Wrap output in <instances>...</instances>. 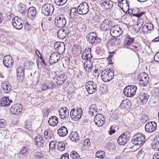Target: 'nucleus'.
Masks as SVG:
<instances>
[{"instance_id":"1","label":"nucleus","mask_w":159,"mask_h":159,"mask_svg":"<svg viewBox=\"0 0 159 159\" xmlns=\"http://www.w3.org/2000/svg\"><path fill=\"white\" fill-rule=\"evenodd\" d=\"M133 138L132 142L135 145L142 146L146 141V136L145 135L139 133L135 134Z\"/></svg>"},{"instance_id":"2","label":"nucleus","mask_w":159,"mask_h":159,"mask_svg":"<svg viewBox=\"0 0 159 159\" xmlns=\"http://www.w3.org/2000/svg\"><path fill=\"white\" fill-rule=\"evenodd\" d=\"M134 42V38L131 37L129 35H128L125 39L124 43V46L133 51H137L138 50V47L133 45Z\"/></svg>"},{"instance_id":"3","label":"nucleus","mask_w":159,"mask_h":159,"mask_svg":"<svg viewBox=\"0 0 159 159\" xmlns=\"http://www.w3.org/2000/svg\"><path fill=\"white\" fill-rule=\"evenodd\" d=\"M101 76L103 81H109L113 79L114 73L110 69H107L102 72Z\"/></svg>"},{"instance_id":"4","label":"nucleus","mask_w":159,"mask_h":159,"mask_svg":"<svg viewBox=\"0 0 159 159\" xmlns=\"http://www.w3.org/2000/svg\"><path fill=\"white\" fill-rule=\"evenodd\" d=\"M82 114V109L80 107H77L76 109H72L70 112V117L75 120H77L80 118Z\"/></svg>"},{"instance_id":"5","label":"nucleus","mask_w":159,"mask_h":159,"mask_svg":"<svg viewBox=\"0 0 159 159\" xmlns=\"http://www.w3.org/2000/svg\"><path fill=\"white\" fill-rule=\"evenodd\" d=\"M137 87L135 85H128L124 89V94L128 97H132L134 96L136 93Z\"/></svg>"},{"instance_id":"6","label":"nucleus","mask_w":159,"mask_h":159,"mask_svg":"<svg viewBox=\"0 0 159 159\" xmlns=\"http://www.w3.org/2000/svg\"><path fill=\"white\" fill-rule=\"evenodd\" d=\"M54 10V6L52 4L48 3L43 5L42 8V13L46 16L51 15Z\"/></svg>"},{"instance_id":"7","label":"nucleus","mask_w":159,"mask_h":159,"mask_svg":"<svg viewBox=\"0 0 159 159\" xmlns=\"http://www.w3.org/2000/svg\"><path fill=\"white\" fill-rule=\"evenodd\" d=\"M66 21L62 15L57 16L55 19V24L58 28H63L66 25Z\"/></svg>"},{"instance_id":"8","label":"nucleus","mask_w":159,"mask_h":159,"mask_svg":"<svg viewBox=\"0 0 159 159\" xmlns=\"http://www.w3.org/2000/svg\"><path fill=\"white\" fill-rule=\"evenodd\" d=\"M23 19L19 16H15L12 20L13 26L16 29L20 30L23 26Z\"/></svg>"},{"instance_id":"9","label":"nucleus","mask_w":159,"mask_h":159,"mask_svg":"<svg viewBox=\"0 0 159 159\" xmlns=\"http://www.w3.org/2000/svg\"><path fill=\"white\" fill-rule=\"evenodd\" d=\"M89 10V7L88 4L85 2H83L80 4L78 7L77 13L81 15L87 13Z\"/></svg>"},{"instance_id":"10","label":"nucleus","mask_w":159,"mask_h":159,"mask_svg":"<svg viewBox=\"0 0 159 159\" xmlns=\"http://www.w3.org/2000/svg\"><path fill=\"white\" fill-rule=\"evenodd\" d=\"M58 113L60 118L64 120H67L69 117V111L66 107L60 108Z\"/></svg>"},{"instance_id":"11","label":"nucleus","mask_w":159,"mask_h":159,"mask_svg":"<svg viewBox=\"0 0 159 159\" xmlns=\"http://www.w3.org/2000/svg\"><path fill=\"white\" fill-rule=\"evenodd\" d=\"M110 33L112 37H117L122 34L123 30H121L119 25H115L111 28Z\"/></svg>"},{"instance_id":"12","label":"nucleus","mask_w":159,"mask_h":159,"mask_svg":"<svg viewBox=\"0 0 159 159\" xmlns=\"http://www.w3.org/2000/svg\"><path fill=\"white\" fill-rule=\"evenodd\" d=\"M23 109V107L21 104H16L11 107L10 111L12 114L18 115L22 112Z\"/></svg>"},{"instance_id":"13","label":"nucleus","mask_w":159,"mask_h":159,"mask_svg":"<svg viewBox=\"0 0 159 159\" xmlns=\"http://www.w3.org/2000/svg\"><path fill=\"white\" fill-rule=\"evenodd\" d=\"M105 120V118L102 114H97L95 116L94 122L98 126H100L104 124Z\"/></svg>"},{"instance_id":"14","label":"nucleus","mask_w":159,"mask_h":159,"mask_svg":"<svg viewBox=\"0 0 159 159\" xmlns=\"http://www.w3.org/2000/svg\"><path fill=\"white\" fill-rule=\"evenodd\" d=\"M3 61L4 66L8 68L11 67L13 65L14 61L12 57L10 55H6L5 56Z\"/></svg>"},{"instance_id":"15","label":"nucleus","mask_w":159,"mask_h":159,"mask_svg":"<svg viewBox=\"0 0 159 159\" xmlns=\"http://www.w3.org/2000/svg\"><path fill=\"white\" fill-rule=\"evenodd\" d=\"M148 76L146 74L139 75V83L143 86H146L148 83Z\"/></svg>"},{"instance_id":"16","label":"nucleus","mask_w":159,"mask_h":159,"mask_svg":"<svg viewBox=\"0 0 159 159\" xmlns=\"http://www.w3.org/2000/svg\"><path fill=\"white\" fill-rule=\"evenodd\" d=\"M156 123L154 121L147 123L145 127V130L147 132L151 133L154 131L157 127Z\"/></svg>"},{"instance_id":"17","label":"nucleus","mask_w":159,"mask_h":159,"mask_svg":"<svg viewBox=\"0 0 159 159\" xmlns=\"http://www.w3.org/2000/svg\"><path fill=\"white\" fill-rule=\"evenodd\" d=\"M60 58V54L57 52H53L51 55L49 62L50 64H53L57 62Z\"/></svg>"},{"instance_id":"18","label":"nucleus","mask_w":159,"mask_h":159,"mask_svg":"<svg viewBox=\"0 0 159 159\" xmlns=\"http://www.w3.org/2000/svg\"><path fill=\"white\" fill-rule=\"evenodd\" d=\"M67 76L64 74H60L54 78L55 81L58 85L62 84L66 81Z\"/></svg>"},{"instance_id":"19","label":"nucleus","mask_w":159,"mask_h":159,"mask_svg":"<svg viewBox=\"0 0 159 159\" xmlns=\"http://www.w3.org/2000/svg\"><path fill=\"white\" fill-rule=\"evenodd\" d=\"M100 4L103 8L105 9H110L113 6V2L110 0H102Z\"/></svg>"},{"instance_id":"20","label":"nucleus","mask_w":159,"mask_h":159,"mask_svg":"<svg viewBox=\"0 0 159 159\" xmlns=\"http://www.w3.org/2000/svg\"><path fill=\"white\" fill-rule=\"evenodd\" d=\"M111 22L108 20L105 19L101 25L100 28L103 31H105L109 30L111 26Z\"/></svg>"},{"instance_id":"21","label":"nucleus","mask_w":159,"mask_h":159,"mask_svg":"<svg viewBox=\"0 0 159 159\" xmlns=\"http://www.w3.org/2000/svg\"><path fill=\"white\" fill-rule=\"evenodd\" d=\"M37 14V11L34 7H31L29 8L27 12V16L29 18L33 20Z\"/></svg>"},{"instance_id":"22","label":"nucleus","mask_w":159,"mask_h":159,"mask_svg":"<svg viewBox=\"0 0 159 159\" xmlns=\"http://www.w3.org/2000/svg\"><path fill=\"white\" fill-rule=\"evenodd\" d=\"M12 102V100H10L9 97H7L2 98L0 101L1 105L3 107L9 106Z\"/></svg>"},{"instance_id":"23","label":"nucleus","mask_w":159,"mask_h":159,"mask_svg":"<svg viewBox=\"0 0 159 159\" xmlns=\"http://www.w3.org/2000/svg\"><path fill=\"white\" fill-rule=\"evenodd\" d=\"M54 48L58 52H64L65 50V46L63 42H57L54 44Z\"/></svg>"},{"instance_id":"24","label":"nucleus","mask_w":159,"mask_h":159,"mask_svg":"<svg viewBox=\"0 0 159 159\" xmlns=\"http://www.w3.org/2000/svg\"><path fill=\"white\" fill-rule=\"evenodd\" d=\"M62 28V29H60L58 31L57 35L59 39H63L66 37L68 34V32L67 29L65 30L63 28Z\"/></svg>"},{"instance_id":"25","label":"nucleus","mask_w":159,"mask_h":159,"mask_svg":"<svg viewBox=\"0 0 159 159\" xmlns=\"http://www.w3.org/2000/svg\"><path fill=\"white\" fill-rule=\"evenodd\" d=\"M131 105L130 101L129 100H123L121 102L119 108L121 109H124L128 110L130 109Z\"/></svg>"},{"instance_id":"26","label":"nucleus","mask_w":159,"mask_h":159,"mask_svg":"<svg viewBox=\"0 0 159 159\" xmlns=\"http://www.w3.org/2000/svg\"><path fill=\"white\" fill-rule=\"evenodd\" d=\"M58 119L56 116H52L49 118L48 120V123L49 125L52 126H57L58 123Z\"/></svg>"},{"instance_id":"27","label":"nucleus","mask_w":159,"mask_h":159,"mask_svg":"<svg viewBox=\"0 0 159 159\" xmlns=\"http://www.w3.org/2000/svg\"><path fill=\"white\" fill-rule=\"evenodd\" d=\"M17 75L18 79L20 80H22L25 75V68L22 67H19L16 70Z\"/></svg>"},{"instance_id":"28","label":"nucleus","mask_w":159,"mask_h":159,"mask_svg":"<svg viewBox=\"0 0 159 159\" xmlns=\"http://www.w3.org/2000/svg\"><path fill=\"white\" fill-rule=\"evenodd\" d=\"M1 86L2 89L6 93H8L11 90V86L8 81L3 82Z\"/></svg>"},{"instance_id":"29","label":"nucleus","mask_w":159,"mask_h":159,"mask_svg":"<svg viewBox=\"0 0 159 159\" xmlns=\"http://www.w3.org/2000/svg\"><path fill=\"white\" fill-rule=\"evenodd\" d=\"M139 101L142 103L143 104L146 103L148 101V99L149 98V96L147 93H141L139 95Z\"/></svg>"},{"instance_id":"30","label":"nucleus","mask_w":159,"mask_h":159,"mask_svg":"<svg viewBox=\"0 0 159 159\" xmlns=\"http://www.w3.org/2000/svg\"><path fill=\"white\" fill-rule=\"evenodd\" d=\"M68 132L66 128L64 126H63L59 129L57 133L60 136L63 137L67 134Z\"/></svg>"},{"instance_id":"31","label":"nucleus","mask_w":159,"mask_h":159,"mask_svg":"<svg viewBox=\"0 0 159 159\" xmlns=\"http://www.w3.org/2000/svg\"><path fill=\"white\" fill-rule=\"evenodd\" d=\"M118 1L119 3L118 4V6L120 7V8L123 10L124 12H125L127 13V11H125L124 10L123 6L122 5L121 7V4L122 3V4L124 6L127 7V8L128 9V10H129V4L128 3L127 0H118Z\"/></svg>"},{"instance_id":"32","label":"nucleus","mask_w":159,"mask_h":159,"mask_svg":"<svg viewBox=\"0 0 159 159\" xmlns=\"http://www.w3.org/2000/svg\"><path fill=\"white\" fill-rule=\"evenodd\" d=\"M69 138L72 141L74 142H76L79 140L78 134L76 132H72Z\"/></svg>"},{"instance_id":"33","label":"nucleus","mask_w":159,"mask_h":159,"mask_svg":"<svg viewBox=\"0 0 159 159\" xmlns=\"http://www.w3.org/2000/svg\"><path fill=\"white\" fill-rule=\"evenodd\" d=\"M90 34H92L93 36L90 35V43L93 45H95L98 43V40L95 36V33L94 32H90Z\"/></svg>"},{"instance_id":"34","label":"nucleus","mask_w":159,"mask_h":159,"mask_svg":"<svg viewBox=\"0 0 159 159\" xmlns=\"http://www.w3.org/2000/svg\"><path fill=\"white\" fill-rule=\"evenodd\" d=\"M44 137L48 139H51L53 137L52 131L51 130L47 129L45 131L44 133Z\"/></svg>"},{"instance_id":"35","label":"nucleus","mask_w":159,"mask_h":159,"mask_svg":"<svg viewBox=\"0 0 159 159\" xmlns=\"http://www.w3.org/2000/svg\"><path fill=\"white\" fill-rule=\"evenodd\" d=\"M29 146L25 145L19 152V154L22 155L24 154L25 156L29 152Z\"/></svg>"},{"instance_id":"36","label":"nucleus","mask_w":159,"mask_h":159,"mask_svg":"<svg viewBox=\"0 0 159 159\" xmlns=\"http://www.w3.org/2000/svg\"><path fill=\"white\" fill-rule=\"evenodd\" d=\"M127 140H126L125 138L121 135L120 136L117 140V142L118 143L121 145H125L128 142Z\"/></svg>"},{"instance_id":"37","label":"nucleus","mask_w":159,"mask_h":159,"mask_svg":"<svg viewBox=\"0 0 159 159\" xmlns=\"http://www.w3.org/2000/svg\"><path fill=\"white\" fill-rule=\"evenodd\" d=\"M96 66H95V65H93V64L91 65V66H90V71L91 72L93 71V75L95 77H96V76H98L99 74L98 73H97V72L98 71V69H96Z\"/></svg>"},{"instance_id":"38","label":"nucleus","mask_w":159,"mask_h":159,"mask_svg":"<svg viewBox=\"0 0 159 159\" xmlns=\"http://www.w3.org/2000/svg\"><path fill=\"white\" fill-rule=\"evenodd\" d=\"M158 139L154 140L152 144V148L157 151H159V138Z\"/></svg>"},{"instance_id":"39","label":"nucleus","mask_w":159,"mask_h":159,"mask_svg":"<svg viewBox=\"0 0 159 159\" xmlns=\"http://www.w3.org/2000/svg\"><path fill=\"white\" fill-rule=\"evenodd\" d=\"M112 13L114 14L115 16L117 17L122 16V12L121 10L118 8H115L113 11Z\"/></svg>"},{"instance_id":"40","label":"nucleus","mask_w":159,"mask_h":159,"mask_svg":"<svg viewBox=\"0 0 159 159\" xmlns=\"http://www.w3.org/2000/svg\"><path fill=\"white\" fill-rule=\"evenodd\" d=\"M96 156L99 158H104L105 157V153L103 151H98L96 153Z\"/></svg>"},{"instance_id":"41","label":"nucleus","mask_w":159,"mask_h":159,"mask_svg":"<svg viewBox=\"0 0 159 159\" xmlns=\"http://www.w3.org/2000/svg\"><path fill=\"white\" fill-rule=\"evenodd\" d=\"M89 139L87 138L84 141V144L83 145V148L85 150H89Z\"/></svg>"},{"instance_id":"42","label":"nucleus","mask_w":159,"mask_h":159,"mask_svg":"<svg viewBox=\"0 0 159 159\" xmlns=\"http://www.w3.org/2000/svg\"><path fill=\"white\" fill-rule=\"evenodd\" d=\"M19 7L20 12L22 14L24 13L26 10V6L22 4H20L19 5Z\"/></svg>"},{"instance_id":"43","label":"nucleus","mask_w":159,"mask_h":159,"mask_svg":"<svg viewBox=\"0 0 159 159\" xmlns=\"http://www.w3.org/2000/svg\"><path fill=\"white\" fill-rule=\"evenodd\" d=\"M90 86L93 87V90L92 91V93H93L96 92L98 89L96 84L92 81H90Z\"/></svg>"},{"instance_id":"44","label":"nucleus","mask_w":159,"mask_h":159,"mask_svg":"<svg viewBox=\"0 0 159 159\" xmlns=\"http://www.w3.org/2000/svg\"><path fill=\"white\" fill-rule=\"evenodd\" d=\"M58 149L61 151H63L65 149V145L64 143L60 142L58 143L57 146Z\"/></svg>"},{"instance_id":"45","label":"nucleus","mask_w":159,"mask_h":159,"mask_svg":"<svg viewBox=\"0 0 159 159\" xmlns=\"http://www.w3.org/2000/svg\"><path fill=\"white\" fill-rule=\"evenodd\" d=\"M70 156L71 158L74 159H78L80 157L79 155L75 151H72L70 153Z\"/></svg>"},{"instance_id":"46","label":"nucleus","mask_w":159,"mask_h":159,"mask_svg":"<svg viewBox=\"0 0 159 159\" xmlns=\"http://www.w3.org/2000/svg\"><path fill=\"white\" fill-rule=\"evenodd\" d=\"M121 135L128 141H129V140L130 139V134L129 132L127 131L124 132Z\"/></svg>"},{"instance_id":"47","label":"nucleus","mask_w":159,"mask_h":159,"mask_svg":"<svg viewBox=\"0 0 159 159\" xmlns=\"http://www.w3.org/2000/svg\"><path fill=\"white\" fill-rule=\"evenodd\" d=\"M67 0H55V3L58 6H62L64 4Z\"/></svg>"},{"instance_id":"48","label":"nucleus","mask_w":159,"mask_h":159,"mask_svg":"<svg viewBox=\"0 0 159 159\" xmlns=\"http://www.w3.org/2000/svg\"><path fill=\"white\" fill-rule=\"evenodd\" d=\"M81 50V48L80 45H77L76 46H74L73 47V52L77 51L80 53Z\"/></svg>"},{"instance_id":"49","label":"nucleus","mask_w":159,"mask_h":159,"mask_svg":"<svg viewBox=\"0 0 159 159\" xmlns=\"http://www.w3.org/2000/svg\"><path fill=\"white\" fill-rule=\"evenodd\" d=\"M47 84L48 89H52L55 87V84L52 81H50L49 83H47Z\"/></svg>"},{"instance_id":"50","label":"nucleus","mask_w":159,"mask_h":159,"mask_svg":"<svg viewBox=\"0 0 159 159\" xmlns=\"http://www.w3.org/2000/svg\"><path fill=\"white\" fill-rule=\"evenodd\" d=\"M89 62V61L85 60L84 63V68L85 69L86 71L87 72H89V65L88 64Z\"/></svg>"},{"instance_id":"51","label":"nucleus","mask_w":159,"mask_h":159,"mask_svg":"<svg viewBox=\"0 0 159 159\" xmlns=\"http://www.w3.org/2000/svg\"><path fill=\"white\" fill-rule=\"evenodd\" d=\"M7 125V122L3 119H0V127L3 128Z\"/></svg>"},{"instance_id":"52","label":"nucleus","mask_w":159,"mask_h":159,"mask_svg":"<svg viewBox=\"0 0 159 159\" xmlns=\"http://www.w3.org/2000/svg\"><path fill=\"white\" fill-rule=\"evenodd\" d=\"M43 140V138L42 136L40 135H39L37 136H36L35 137V143H37V141L39 142H40V141H42Z\"/></svg>"},{"instance_id":"53","label":"nucleus","mask_w":159,"mask_h":159,"mask_svg":"<svg viewBox=\"0 0 159 159\" xmlns=\"http://www.w3.org/2000/svg\"><path fill=\"white\" fill-rule=\"evenodd\" d=\"M97 106L95 104H93L90 106V110L94 111V112L95 114L97 112Z\"/></svg>"},{"instance_id":"54","label":"nucleus","mask_w":159,"mask_h":159,"mask_svg":"<svg viewBox=\"0 0 159 159\" xmlns=\"http://www.w3.org/2000/svg\"><path fill=\"white\" fill-rule=\"evenodd\" d=\"M76 14L77 13H73L70 12V13L69 15V18L70 19L75 20V19L76 18Z\"/></svg>"},{"instance_id":"55","label":"nucleus","mask_w":159,"mask_h":159,"mask_svg":"<svg viewBox=\"0 0 159 159\" xmlns=\"http://www.w3.org/2000/svg\"><path fill=\"white\" fill-rule=\"evenodd\" d=\"M32 123L31 122H27L26 125V128L29 130L32 129Z\"/></svg>"},{"instance_id":"56","label":"nucleus","mask_w":159,"mask_h":159,"mask_svg":"<svg viewBox=\"0 0 159 159\" xmlns=\"http://www.w3.org/2000/svg\"><path fill=\"white\" fill-rule=\"evenodd\" d=\"M34 156L38 158H40L43 157L42 153L39 152H37L34 154Z\"/></svg>"},{"instance_id":"57","label":"nucleus","mask_w":159,"mask_h":159,"mask_svg":"<svg viewBox=\"0 0 159 159\" xmlns=\"http://www.w3.org/2000/svg\"><path fill=\"white\" fill-rule=\"evenodd\" d=\"M42 141L40 142L37 141V143H35V144L39 147H43L44 145V141L43 140Z\"/></svg>"},{"instance_id":"58","label":"nucleus","mask_w":159,"mask_h":159,"mask_svg":"<svg viewBox=\"0 0 159 159\" xmlns=\"http://www.w3.org/2000/svg\"><path fill=\"white\" fill-rule=\"evenodd\" d=\"M146 27L148 30H153V25L151 24H148L146 25Z\"/></svg>"},{"instance_id":"59","label":"nucleus","mask_w":159,"mask_h":159,"mask_svg":"<svg viewBox=\"0 0 159 159\" xmlns=\"http://www.w3.org/2000/svg\"><path fill=\"white\" fill-rule=\"evenodd\" d=\"M154 58L155 61L157 62H159V52L156 53Z\"/></svg>"},{"instance_id":"60","label":"nucleus","mask_w":159,"mask_h":159,"mask_svg":"<svg viewBox=\"0 0 159 159\" xmlns=\"http://www.w3.org/2000/svg\"><path fill=\"white\" fill-rule=\"evenodd\" d=\"M61 159H69L68 153H66L63 154L61 157Z\"/></svg>"},{"instance_id":"61","label":"nucleus","mask_w":159,"mask_h":159,"mask_svg":"<svg viewBox=\"0 0 159 159\" xmlns=\"http://www.w3.org/2000/svg\"><path fill=\"white\" fill-rule=\"evenodd\" d=\"M40 88L43 91L46 90L48 89L47 84H41Z\"/></svg>"},{"instance_id":"62","label":"nucleus","mask_w":159,"mask_h":159,"mask_svg":"<svg viewBox=\"0 0 159 159\" xmlns=\"http://www.w3.org/2000/svg\"><path fill=\"white\" fill-rule=\"evenodd\" d=\"M144 12H142L139 13H135L133 14L134 16L137 17L138 18L140 17L144 14Z\"/></svg>"},{"instance_id":"63","label":"nucleus","mask_w":159,"mask_h":159,"mask_svg":"<svg viewBox=\"0 0 159 159\" xmlns=\"http://www.w3.org/2000/svg\"><path fill=\"white\" fill-rule=\"evenodd\" d=\"M89 81H88L85 85V89L88 92V93L89 94Z\"/></svg>"},{"instance_id":"64","label":"nucleus","mask_w":159,"mask_h":159,"mask_svg":"<svg viewBox=\"0 0 159 159\" xmlns=\"http://www.w3.org/2000/svg\"><path fill=\"white\" fill-rule=\"evenodd\" d=\"M152 159H159V152H156L154 154Z\"/></svg>"}]
</instances>
